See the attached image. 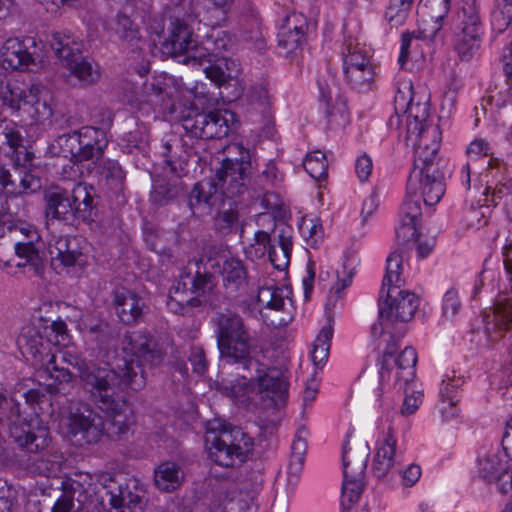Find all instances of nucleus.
I'll return each mask as SVG.
<instances>
[{
    "label": "nucleus",
    "instance_id": "1",
    "mask_svg": "<svg viewBox=\"0 0 512 512\" xmlns=\"http://www.w3.org/2000/svg\"><path fill=\"white\" fill-rule=\"evenodd\" d=\"M234 0H195L194 12L201 21L212 26L210 34L206 37L201 48H197L191 57L199 65L209 63L203 71L208 79L221 89L222 98L227 101L238 99L243 93V86L234 75L238 72V64L231 58L223 55L235 48V39L227 31L215 28L224 22L232 7Z\"/></svg>",
    "mask_w": 512,
    "mask_h": 512
},
{
    "label": "nucleus",
    "instance_id": "2",
    "mask_svg": "<svg viewBox=\"0 0 512 512\" xmlns=\"http://www.w3.org/2000/svg\"><path fill=\"white\" fill-rule=\"evenodd\" d=\"M12 402V399L0 393V422L4 418L10 419V437L21 451L35 456L30 463V471L46 477L45 480L36 483L34 493L50 496L54 490L51 478L61 471L64 456L53 444L49 428L42 419L36 414L29 418L22 417L18 405H13ZM4 453V442L0 437V458Z\"/></svg>",
    "mask_w": 512,
    "mask_h": 512
},
{
    "label": "nucleus",
    "instance_id": "3",
    "mask_svg": "<svg viewBox=\"0 0 512 512\" xmlns=\"http://www.w3.org/2000/svg\"><path fill=\"white\" fill-rule=\"evenodd\" d=\"M63 361L78 369L81 387L94 406L104 414L113 433H126L134 423V415L126 397L121 393L128 387L132 390L144 387L143 377L137 374L121 377L108 364L87 365L70 352L63 354Z\"/></svg>",
    "mask_w": 512,
    "mask_h": 512
},
{
    "label": "nucleus",
    "instance_id": "4",
    "mask_svg": "<svg viewBox=\"0 0 512 512\" xmlns=\"http://www.w3.org/2000/svg\"><path fill=\"white\" fill-rule=\"evenodd\" d=\"M48 329L49 338L44 339L35 326H24L17 338V346L21 354L31 361L36 369L43 370L57 384L47 386L50 393L64 392L71 387L73 374L68 369L56 365V352L57 347L67 346L69 343L67 325L59 319L53 321Z\"/></svg>",
    "mask_w": 512,
    "mask_h": 512
},
{
    "label": "nucleus",
    "instance_id": "5",
    "mask_svg": "<svg viewBox=\"0 0 512 512\" xmlns=\"http://www.w3.org/2000/svg\"><path fill=\"white\" fill-rule=\"evenodd\" d=\"M225 151L234 158H225L210 182H199L193 187L188 203L193 211L203 206L210 209L221 197L233 198L246 190L251 167L250 152L238 143L229 144Z\"/></svg>",
    "mask_w": 512,
    "mask_h": 512
},
{
    "label": "nucleus",
    "instance_id": "6",
    "mask_svg": "<svg viewBox=\"0 0 512 512\" xmlns=\"http://www.w3.org/2000/svg\"><path fill=\"white\" fill-rule=\"evenodd\" d=\"M244 370H254L250 377L247 375H230L221 378L217 387L224 395L236 403H262L263 405H279L284 402L288 383L284 372L273 366H267L253 358V364Z\"/></svg>",
    "mask_w": 512,
    "mask_h": 512
},
{
    "label": "nucleus",
    "instance_id": "7",
    "mask_svg": "<svg viewBox=\"0 0 512 512\" xmlns=\"http://www.w3.org/2000/svg\"><path fill=\"white\" fill-rule=\"evenodd\" d=\"M0 101L12 115L28 119L33 124L44 125L54 115L53 94L39 81L7 79L0 84Z\"/></svg>",
    "mask_w": 512,
    "mask_h": 512
},
{
    "label": "nucleus",
    "instance_id": "8",
    "mask_svg": "<svg viewBox=\"0 0 512 512\" xmlns=\"http://www.w3.org/2000/svg\"><path fill=\"white\" fill-rule=\"evenodd\" d=\"M406 126V141L415 153L416 170L410 180V187L419 182L420 170L437 157L441 143V131L435 124L428 123L429 105L427 101H413L408 108L398 114Z\"/></svg>",
    "mask_w": 512,
    "mask_h": 512
},
{
    "label": "nucleus",
    "instance_id": "9",
    "mask_svg": "<svg viewBox=\"0 0 512 512\" xmlns=\"http://www.w3.org/2000/svg\"><path fill=\"white\" fill-rule=\"evenodd\" d=\"M387 342V347L380 346V352L383 354L379 370V381L381 389L392 387L395 390H403L405 398L401 408L403 415L413 414L421 405L423 393L412 388V382L415 377V366L417 363V353L412 347H406L397 358L391 355V350Z\"/></svg>",
    "mask_w": 512,
    "mask_h": 512
},
{
    "label": "nucleus",
    "instance_id": "10",
    "mask_svg": "<svg viewBox=\"0 0 512 512\" xmlns=\"http://www.w3.org/2000/svg\"><path fill=\"white\" fill-rule=\"evenodd\" d=\"M420 305V298L414 292L405 290L402 287L394 286L385 290L383 298L380 292L379 322L373 324L372 335L379 337L377 349L387 347V339L391 355L397 348V339L392 330H397L399 323L410 321Z\"/></svg>",
    "mask_w": 512,
    "mask_h": 512
},
{
    "label": "nucleus",
    "instance_id": "11",
    "mask_svg": "<svg viewBox=\"0 0 512 512\" xmlns=\"http://www.w3.org/2000/svg\"><path fill=\"white\" fill-rule=\"evenodd\" d=\"M211 322L221 361L224 364L249 368L253 364L252 345L243 318L226 311L215 315Z\"/></svg>",
    "mask_w": 512,
    "mask_h": 512
},
{
    "label": "nucleus",
    "instance_id": "12",
    "mask_svg": "<svg viewBox=\"0 0 512 512\" xmlns=\"http://www.w3.org/2000/svg\"><path fill=\"white\" fill-rule=\"evenodd\" d=\"M208 457L219 466L233 467L246 460L252 440L240 428L210 421L205 434Z\"/></svg>",
    "mask_w": 512,
    "mask_h": 512
},
{
    "label": "nucleus",
    "instance_id": "13",
    "mask_svg": "<svg viewBox=\"0 0 512 512\" xmlns=\"http://www.w3.org/2000/svg\"><path fill=\"white\" fill-rule=\"evenodd\" d=\"M14 235L15 259L5 260L0 257V269L8 274H16V269H28L34 274H39L42 266L40 256L41 236L37 229L26 222H19L11 227Z\"/></svg>",
    "mask_w": 512,
    "mask_h": 512
},
{
    "label": "nucleus",
    "instance_id": "14",
    "mask_svg": "<svg viewBox=\"0 0 512 512\" xmlns=\"http://www.w3.org/2000/svg\"><path fill=\"white\" fill-rule=\"evenodd\" d=\"M48 218L73 224L91 218L93 198L86 184L78 183L70 196L62 191H50L45 196Z\"/></svg>",
    "mask_w": 512,
    "mask_h": 512
},
{
    "label": "nucleus",
    "instance_id": "15",
    "mask_svg": "<svg viewBox=\"0 0 512 512\" xmlns=\"http://www.w3.org/2000/svg\"><path fill=\"white\" fill-rule=\"evenodd\" d=\"M94 493V475L76 471L62 480L61 493L50 512H90Z\"/></svg>",
    "mask_w": 512,
    "mask_h": 512
},
{
    "label": "nucleus",
    "instance_id": "16",
    "mask_svg": "<svg viewBox=\"0 0 512 512\" xmlns=\"http://www.w3.org/2000/svg\"><path fill=\"white\" fill-rule=\"evenodd\" d=\"M123 350L131 358L124 359L122 365H117L115 371L121 377L137 374L138 376L141 375L145 382L143 367L147 364L158 365L162 360V354L156 348V343L152 337L142 331L127 334L123 341Z\"/></svg>",
    "mask_w": 512,
    "mask_h": 512
},
{
    "label": "nucleus",
    "instance_id": "17",
    "mask_svg": "<svg viewBox=\"0 0 512 512\" xmlns=\"http://www.w3.org/2000/svg\"><path fill=\"white\" fill-rule=\"evenodd\" d=\"M341 56L346 81L358 90L368 89L375 76L370 48L349 38L342 45Z\"/></svg>",
    "mask_w": 512,
    "mask_h": 512
},
{
    "label": "nucleus",
    "instance_id": "18",
    "mask_svg": "<svg viewBox=\"0 0 512 512\" xmlns=\"http://www.w3.org/2000/svg\"><path fill=\"white\" fill-rule=\"evenodd\" d=\"M201 261L205 262L207 270L221 275L226 290L235 292L246 286L247 270L244 264L223 246L207 247Z\"/></svg>",
    "mask_w": 512,
    "mask_h": 512
},
{
    "label": "nucleus",
    "instance_id": "19",
    "mask_svg": "<svg viewBox=\"0 0 512 512\" xmlns=\"http://www.w3.org/2000/svg\"><path fill=\"white\" fill-rule=\"evenodd\" d=\"M94 483L102 481L106 488L110 512H144V490L136 481L117 480L106 473L93 474Z\"/></svg>",
    "mask_w": 512,
    "mask_h": 512
},
{
    "label": "nucleus",
    "instance_id": "20",
    "mask_svg": "<svg viewBox=\"0 0 512 512\" xmlns=\"http://www.w3.org/2000/svg\"><path fill=\"white\" fill-rule=\"evenodd\" d=\"M48 252L51 267L58 274H66L71 277H81L88 265V256L79 246L77 238L59 236L49 243Z\"/></svg>",
    "mask_w": 512,
    "mask_h": 512
},
{
    "label": "nucleus",
    "instance_id": "21",
    "mask_svg": "<svg viewBox=\"0 0 512 512\" xmlns=\"http://www.w3.org/2000/svg\"><path fill=\"white\" fill-rule=\"evenodd\" d=\"M147 90L149 91L147 102L151 105L160 104L164 110H168V113L173 117V119L182 122L183 128L188 133L197 138L207 139V134L205 132L207 131L209 124V112H200L191 105L185 106L181 109V107L176 103H172L171 105L165 104V99L169 96V93L166 89L161 88L154 82L147 86Z\"/></svg>",
    "mask_w": 512,
    "mask_h": 512
},
{
    "label": "nucleus",
    "instance_id": "22",
    "mask_svg": "<svg viewBox=\"0 0 512 512\" xmlns=\"http://www.w3.org/2000/svg\"><path fill=\"white\" fill-rule=\"evenodd\" d=\"M459 27L455 33L454 49L461 61L471 60L480 47L482 26L474 3L463 6L458 14Z\"/></svg>",
    "mask_w": 512,
    "mask_h": 512
},
{
    "label": "nucleus",
    "instance_id": "23",
    "mask_svg": "<svg viewBox=\"0 0 512 512\" xmlns=\"http://www.w3.org/2000/svg\"><path fill=\"white\" fill-rule=\"evenodd\" d=\"M40 57V48L32 37H10L0 49V61L5 69L32 71Z\"/></svg>",
    "mask_w": 512,
    "mask_h": 512
},
{
    "label": "nucleus",
    "instance_id": "24",
    "mask_svg": "<svg viewBox=\"0 0 512 512\" xmlns=\"http://www.w3.org/2000/svg\"><path fill=\"white\" fill-rule=\"evenodd\" d=\"M260 484L257 482L242 484L238 493L234 491H221L211 498L203 512H228L230 505L237 498V505L242 512H257V497Z\"/></svg>",
    "mask_w": 512,
    "mask_h": 512
},
{
    "label": "nucleus",
    "instance_id": "25",
    "mask_svg": "<svg viewBox=\"0 0 512 512\" xmlns=\"http://www.w3.org/2000/svg\"><path fill=\"white\" fill-rule=\"evenodd\" d=\"M436 157L433 158L423 169L419 168V182L415 186V188L410 187V180L412 175L416 170L415 158L413 159V170L410 173V176L407 181V191L409 194H418L419 192L422 195L423 201L427 205H434L438 203L445 193V185L443 182V178L438 171L434 168V161Z\"/></svg>",
    "mask_w": 512,
    "mask_h": 512
},
{
    "label": "nucleus",
    "instance_id": "26",
    "mask_svg": "<svg viewBox=\"0 0 512 512\" xmlns=\"http://www.w3.org/2000/svg\"><path fill=\"white\" fill-rule=\"evenodd\" d=\"M450 9V0H422L418 7L417 38L433 39L443 26Z\"/></svg>",
    "mask_w": 512,
    "mask_h": 512
},
{
    "label": "nucleus",
    "instance_id": "27",
    "mask_svg": "<svg viewBox=\"0 0 512 512\" xmlns=\"http://www.w3.org/2000/svg\"><path fill=\"white\" fill-rule=\"evenodd\" d=\"M396 447V433L391 425L379 431L372 464L373 473L377 478H384L393 470L397 461Z\"/></svg>",
    "mask_w": 512,
    "mask_h": 512
},
{
    "label": "nucleus",
    "instance_id": "28",
    "mask_svg": "<svg viewBox=\"0 0 512 512\" xmlns=\"http://www.w3.org/2000/svg\"><path fill=\"white\" fill-rule=\"evenodd\" d=\"M68 433L79 437L78 441L92 444L96 443L103 434V423L100 417L90 410L73 412L67 420Z\"/></svg>",
    "mask_w": 512,
    "mask_h": 512
},
{
    "label": "nucleus",
    "instance_id": "29",
    "mask_svg": "<svg viewBox=\"0 0 512 512\" xmlns=\"http://www.w3.org/2000/svg\"><path fill=\"white\" fill-rule=\"evenodd\" d=\"M421 214L419 197L416 194H409L406 190V196L399 211V225L396 227L398 239L403 242L417 241V224Z\"/></svg>",
    "mask_w": 512,
    "mask_h": 512
},
{
    "label": "nucleus",
    "instance_id": "30",
    "mask_svg": "<svg viewBox=\"0 0 512 512\" xmlns=\"http://www.w3.org/2000/svg\"><path fill=\"white\" fill-rule=\"evenodd\" d=\"M308 23L304 14L291 12L279 28V45L292 53L302 46L305 40Z\"/></svg>",
    "mask_w": 512,
    "mask_h": 512
},
{
    "label": "nucleus",
    "instance_id": "31",
    "mask_svg": "<svg viewBox=\"0 0 512 512\" xmlns=\"http://www.w3.org/2000/svg\"><path fill=\"white\" fill-rule=\"evenodd\" d=\"M113 304L117 316L125 324L137 322L144 309L142 298L136 292L126 288L115 290Z\"/></svg>",
    "mask_w": 512,
    "mask_h": 512
},
{
    "label": "nucleus",
    "instance_id": "32",
    "mask_svg": "<svg viewBox=\"0 0 512 512\" xmlns=\"http://www.w3.org/2000/svg\"><path fill=\"white\" fill-rule=\"evenodd\" d=\"M78 133L79 162L101 158L108 143L105 132L99 128L86 126L79 129Z\"/></svg>",
    "mask_w": 512,
    "mask_h": 512
},
{
    "label": "nucleus",
    "instance_id": "33",
    "mask_svg": "<svg viewBox=\"0 0 512 512\" xmlns=\"http://www.w3.org/2000/svg\"><path fill=\"white\" fill-rule=\"evenodd\" d=\"M166 305L169 311L184 315L190 307L199 306L200 300L193 295L188 282L181 275L180 280L170 288Z\"/></svg>",
    "mask_w": 512,
    "mask_h": 512
},
{
    "label": "nucleus",
    "instance_id": "34",
    "mask_svg": "<svg viewBox=\"0 0 512 512\" xmlns=\"http://www.w3.org/2000/svg\"><path fill=\"white\" fill-rule=\"evenodd\" d=\"M257 301L261 307L284 311L292 307L291 290L285 285L265 284L259 287Z\"/></svg>",
    "mask_w": 512,
    "mask_h": 512
},
{
    "label": "nucleus",
    "instance_id": "35",
    "mask_svg": "<svg viewBox=\"0 0 512 512\" xmlns=\"http://www.w3.org/2000/svg\"><path fill=\"white\" fill-rule=\"evenodd\" d=\"M505 457H512V455L505 451ZM508 461L504 460V456L496 452H489L481 457L478 461V470L480 475L488 482H499L505 476L511 480V475L508 474ZM512 473V471H511Z\"/></svg>",
    "mask_w": 512,
    "mask_h": 512
},
{
    "label": "nucleus",
    "instance_id": "36",
    "mask_svg": "<svg viewBox=\"0 0 512 512\" xmlns=\"http://www.w3.org/2000/svg\"><path fill=\"white\" fill-rule=\"evenodd\" d=\"M50 45L63 65H70L82 49L81 42L68 31H59L52 34Z\"/></svg>",
    "mask_w": 512,
    "mask_h": 512
},
{
    "label": "nucleus",
    "instance_id": "37",
    "mask_svg": "<svg viewBox=\"0 0 512 512\" xmlns=\"http://www.w3.org/2000/svg\"><path fill=\"white\" fill-rule=\"evenodd\" d=\"M407 254L404 250L393 251L386 260V273L382 284V296L385 290L394 286L402 287L407 270Z\"/></svg>",
    "mask_w": 512,
    "mask_h": 512
},
{
    "label": "nucleus",
    "instance_id": "38",
    "mask_svg": "<svg viewBox=\"0 0 512 512\" xmlns=\"http://www.w3.org/2000/svg\"><path fill=\"white\" fill-rule=\"evenodd\" d=\"M237 125L234 112L228 109H217L209 112V124L207 127V139L222 138Z\"/></svg>",
    "mask_w": 512,
    "mask_h": 512
},
{
    "label": "nucleus",
    "instance_id": "39",
    "mask_svg": "<svg viewBox=\"0 0 512 512\" xmlns=\"http://www.w3.org/2000/svg\"><path fill=\"white\" fill-rule=\"evenodd\" d=\"M171 46L173 53L179 55L187 54V58L191 60H193L191 54L197 48H201V46L197 45L191 29L187 25L178 21L173 23L171 31Z\"/></svg>",
    "mask_w": 512,
    "mask_h": 512
},
{
    "label": "nucleus",
    "instance_id": "40",
    "mask_svg": "<svg viewBox=\"0 0 512 512\" xmlns=\"http://www.w3.org/2000/svg\"><path fill=\"white\" fill-rule=\"evenodd\" d=\"M299 233L303 241L311 248H319L325 239V230L322 220L316 215H305L298 224Z\"/></svg>",
    "mask_w": 512,
    "mask_h": 512
},
{
    "label": "nucleus",
    "instance_id": "41",
    "mask_svg": "<svg viewBox=\"0 0 512 512\" xmlns=\"http://www.w3.org/2000/svg\"><path fill=\"white\" fill-rule=\"evenodd\" d=\"M292 238L284 233L279 234L277 243L271 244L268 250L271 265L279 270L285 271L290 263L292 251Z\"/></svg>",
    "mask_w": 512,
    "mask_h": 512
},
{
    "label": "nucleus",
    "instance_id": "42",
    "mask_svg": "<svg viewBox=\"0 0 512 512\" xmlns=\"http://www.w3.org/2000/svg\"><path fill=\"white\" fill-rule=\"evenodd\" d=\"M343 476L352 478H364L367 466V455L357 453L345 443L342 453Z\"/></svg>",
    "mask_w": 512,
    "mask_h": 512
},
{
    "label": "nucleus",
    "instance_id": "43",
    "mask_svg": "<svg viewBox=\"0 0 512 512\" xmlns=\"http://www.w3.org/2000/svg\"><path fill=\"white\" fill-rule=\"evenodd\" d=\"M332 336L333 327L330 323L325 324L316 336L311 351V359L315 370L321 368L326 363Z\"/></svg>",
    "mask_w": 512,
    "mask_h": 512
},
{
    "label": "nucleus",
    "instance_id": "44",
    "mask_svg": "<svg viewBox=\"0 0 512 512\" xmlns=\"http://www.w3.org/2000/svg\"><path fill=\"white\" fill-rule=\"evenodd\" d=\"M155 484L162 491L175 490L180 485V470L173 462H164L155 470Z\"/></svg>",
    "mask_w": 512,
    "mask_h": 512
},
{
    "label": "nucleus",
    "instance_id": "45",
    "mask_svg": "<svg viewBox=\"0 0 512 512\" xmlns=\"http://www.w3.org/2000/svg\"><path fill=\"white\" fill-rule=\"evenodd\" d=\"M321 98L326 103V114L331 125L345 126L348 123V111L346 103L342 98L332 96V93L328 94L320 88Z\"/></svg>",
    "mask_w": 512,
    "mask_h": 512
},
{
    "label": "nucleus",
    "instance_id": "46",
    "mask_svg": "<svg viewBox=\"0 0 512 512\" xmlns=\"http://www.w3.org/2000/svg\"><path fill=\"white\" fill-rule=\"evenodd\" d=\"M51 149L54 154L70 158L79 162V133L69 132L58 136L52 143Z\"/></svg>",
    "mask_w": 512,
    "mask_h": 512
},
{
    "label": "nucleus",
    "instance_id": "47",
    "mask_svg": "<svg viewBox=\"0 0 512 512\" xmlns=\"http://www.w3.org/2000/svg\"><path fill=\"white\" fill-rule=\"evenodd\" d=\"M72 76H75L83 85H89L99 80V66L86 59L77 61V58L71 61L70 65H65Z\"/></svg>",
    "mask_w": 512,
    "mask_h": 512
},
{
    "label": "nucleus",
    "instance_id": "48",
    "mask_svg": "<svg viewBox=\"0 0 512 512\" xmlns=\"http://www.w3.org/2000/svg\"><path fill=\"white\" fill-rule=\"evenodd\" d=\"M358 265L359 258L355 253H344L341 266L339 269H337L336 272L337 281L335 284V289L337 292H340L351 285Z\"/></svg>",
    "mask_w": 512,
    "mask_h": 512
},
{
    "label": "nucleus",
    "instance_id": "49",
    "mask_svg": "<svg viewBox=\"0 0 512 512\" xmlns=\"http://www.w3.org/2000/svg\"><path fill=\"white\" fill-rule=\"evenodd\" d=\"M364 478L343 476L340 505L343 510H350L360 498L364 487Z\"/></svg>",
    "mask_w": 512,
    "mask_h": 512
},
{
    "label": "nucleus",
    "instance_id": "50",
    "mask_svg": "<svg viewBox=\"0 0 512 512\" xmlns=\"http://www.w3.org/2000/svg\"><path fill=\"white\" fill-rule=\"evenodd\" d=\"M304 169L316 181L326 179L328 174V161L321 150H315L307 154L303 162Z\"/></svg>",
    "mask_w": 512,
    "mask_h": 512
},
{
    "label": "nucleus",
    "instance_id": "51",
    "mask_svg": "<svg viewBox=\"0 0 512 512\" xmlns=\"http://www.w3.org/2000/svg\"><path fill=\"white\" fill-rule=\"evenodd\" d=\"M415 0H390L385 11L386 20L395 27L404 24Z\"/></svg>",
    "mask_w": 512,
    "mask_h": 512
},
{
    "label": "nucleus",
    "instance_id": "52",
    "mask_svg": "<svg viewBox=\"0 0 512 512\" xmlns=\"http://www.w3.org/2000/svg\"><path fill=\"white\" fill-rule=\"evenodd\" d=\"M197 270L194 276L190 274L182 275L184 279L188 282V286L195 297H199L204 293L206 286L211 281V274L213 273L211 270H207L205 268V262L199 259V262H196Z\"/></svg>",
    "mask_w": 512,
    "mask_h": 512
},
{
    "label": "nucleus",
    "instance_id": "53",
    "mask_svg": "<svg viewBox=\"0 0 512 512\" xmlns=\"http://www.w3.org/2000/svg\"><path fill=\"white\" fill-rule=\"evenodd\" d=\"M22 145V136L13 121H0V148L8 147L15 151Z\"/></svg>",
    "mask_w": 512,
    "mask_h": 512
},
{
    "label": "nucleus",
    "instance_id": "54",
    "mask_svg": "<svg viewBox=\"0 0 512 512\" xmlns=\"http://www.w3.org/2000/svg\"><path fill=\"white\" fill-rule=\"evenodd\" d=\"M414 101L412 81L408 78H399L396 83V92L394 96V109L396 114H400L408 108V105Z\"/></svg>",
    "mask_w": 512,
    "mask_h": 512
},
{
    "label": "nucleus",
    "instance_id": "55",
    "mask_svg": "<svg viewBox=\"0 0 512 512\" xmlns=\"http://www.w3.org/2000/svg\"><path fill=\"white\" fill-rule=\"evenodd\" d=\"M447 386L439 388V398L436 404V409L440 413L443 420L447 421L453 419L458 415L457 403L455 393L447 394ZM455 390L452 389V392Z\"/></svg>",
    "mask_w": 512,
    "mask_h": 512
},
{
    "label": "nucleus",
    "instance_id": "56",
    "mask_svg": "<svg viewBox=\"0 0 512 512\" xmlns=\"http://www.w3.org/2000/svg\"><path fill=\"white\" fill-rule=\"evenodd\" d=\"M216 223L219 229L236 232L241 228V214L236 204H230L219 212Z\"/></svg>",
    "mask_w": 512,
    "mask_h": 512
},
{
    "label": "nucleus",
    "instance_id": "57",
    "mask_svg": "<svg viewBox=\"0 0 512 512\" xmlns=\"http://www.w3.org/2000/svg\"><path fill=\"white\" fill-rule=\"evenodd\" d=\"M512 22V0H502V3L492 13V28L502 33Z\"/></svg>",
    "mask_w": 512,
    "mask_h": 512
},
{
    "label": "nucleus",
    "instance_id": "58",
    "mask_svg": "<svg viewBox=\"0 0 512 512\" xmlns=\"http://www.w3.org/2000/svg\"><path fill=\"white\" fill-rule=\"evenodd\" d=\"M270 246V235L266 231L259 230L255 232L254 242L246 247L245 254L251 260L260 259L268 252Z\"/></svg>",
    "mask_w": 512,
    "mask_h": 512
},
{
    "label": "nucleus",
    "instance_id": "59",
    "mask_svg": "<svg viewBox=\"0 0 512 512\" xmlns=\"http://www.w3.org/2000/svg\"><path fill=\"white\" fill-rule=\"evenodd\" d=\"M461 309L458 290L454 287L448 289L443 296L442 313L444 318L452 321Z\"/></svg>",
    "mask_w": 512,
    "mask_h": 512
},
{
    "label": "nucleus",
    "instance_id": "60",
    "mask_svg": "<svg viewBox=\"0 0 512 512\" xmlns=\"http://www.w3.org/2000/svg\"><path fill=\"white\" fill-rule=\"evenodd\" d=\"M113 29L119 37L129 41L136 39L138 35V30L130 17L121 13L117 15Z\"/></svg>",
    "mask_w": 512,
    "mask_h": 512
},
{
    "label": "nucleus",
    "instance_id": "61",
    "mask_svg": "<svg viewBox=\"0 0 512 512\" xmlns=\"http://www.w3.org/2000/svg\"><path fill=\"white\" fill-rule=\"evenodd\" d=\"M488 207L470 209L464 216V222L469 229H480L488 222Z\"/></svg>",
    "mask_w": 512,
    "mask_h": 512
},
{
    "label": "nucleus",
    "instance_id": "62",
    "mask_svg": "<svg viewBox=\"0 0 512 512\" xmlns=\"http://www.w3.org/2000/svg\"><path fill=\"white\" fill-rule=\"evenodd\" d=\"M309 432L305 426H300L294 435L291 446V457L305 459Z\"/></svg>",
    "mask_w": 512,
    "mask_h": 512
},
{
    "label": "nucleus",
    "instance_id": "63",
    "mask_svg": "<svg viewBox=\"0 0 512 512\" xmlns=\"http://www.w3.org/2000/svg\"><path fill=\"white\" fill-rule=\"evenodd\" d=\"M16 500L14 488L0 480V512H11Z\"/></svg>",
    "mask_w": 512,
    "mask_h": 512
},
{
    "label": "nucleus",
    "instance_id": "64",
    "mask_svg": "<svg viewBox=\"0 0 512 512\" xmlns=\"http://www.w3.org/2000/svg\"><path fill=\"white\" fill-rule=\"evenodd\" d=\"M510 197V207L507 208V215L512 220V181L500 184L493 189L492 202L495 204L502 199Z\"/></svg>",
    "mask_w": 512,
    "mask_h": 512
}]
</instances>
